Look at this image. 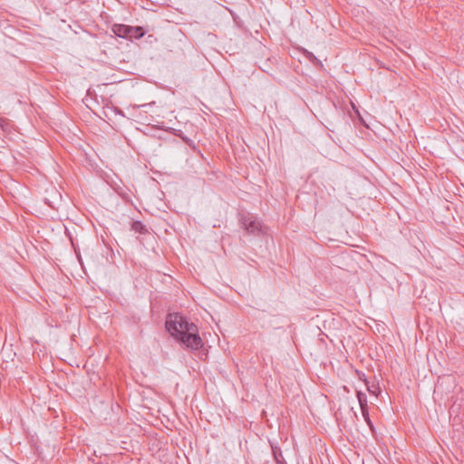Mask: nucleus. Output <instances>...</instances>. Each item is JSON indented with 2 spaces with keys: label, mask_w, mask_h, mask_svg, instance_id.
I'll use <instances>...</instances> for the list:
<instances>
[{
  "label": "nucleus",
  "mask_w": 464,
  "mask_h": 464,
  "mask_svg": "<svg viewBox=\"0 0 464 464\" xmlns=\"http://www.w3.org/2000/svg\"><path fill=\"white\" fill-rule=\"evenodd\" d=\"M112 32L117 36L126 39H140L146 34V30L141 26L117 24L112 26Z\"/></svg>",
  "instance_id": "f257e3e1"
},
{
  "label": "nucleus",
  "mask_w": 464,
  "mask_h": 464,
  "mask_svg": "<svg viewBox=\"0 0 464 464\" xmlns=\"http://www.w3.org/2000/svg\"><path fill=\"white\" fill-rule=\"evenodd\" d=\"M186 320L178 314H169L166 321V329L169 334L179 339L184 329H186Z\"/></svg>",
  "instance_id": "f03ea898"
},
{
  "label": "nucleus",
  "mask_w": 464,
  "mask_h": 464,
  "mask_svg": "<svg viewBox=\"0 0 464 464\" xmlns=\"http://www.w3.org/2000/svg\"><path fill=\"white\" fill-rule=\"evenodd\" d=\"M244 228L253 235H260L266 233V227H264L259 220L253 217H246L242 219Z\"/></svg>",
  "instance_id": "7ed1b4c3"
},
{
  "label": "nucleus",
  "mask_w": 464,
  "mask_h": 464,
  "mask_svg": "<svg viewBox=\"0 0 464 464\" xmlns=\"http://www.w3.org/2000/svg\"><path fill=\"white\" fill-rule=\"evenodd\" d=\"M187 347L198 350L202 346V340L197 333H183L179 338Z\"/></svg>",
  "instance_id": "20e7f679"
},
{
  "label": "nucleus",
  "mask_w": 464,
  "mask_h": 464,
  "mask_svg": "<svg viewBox=\"0 0 464 464\" xmlns=\"http://www.w3.org/2000/svg\"><path fill=\"white\" fill-rule=\"evenodd\" d=\"M356 396H357V399H358L361 410L362 409H367L368 405H367V396H366V394L364 392H359L358 391L356 392Z\"/></svg>",
  "instance_id": "39448f33"
},
{
  "label": "nucleus",
  "mask_w": 464,
  "mask_h": 464,
  "mask_svg": "<svg viewBox=\"0 0 464 464\" xmlns=\"http://www.w3.org/2000/svg\"><path fill=\"white\" fill-rule=\"evenodd\" d=\"M131 227L135 232H138L140 234H144L147 232L145 225H143L140 221H134L132 223Z\"/></svg>",
  "instance_id": "423d86ee"
},
{
  "label": "nucleus",
  "mask_w": 464,
  "mask_h": 464,
  "mask_svg": "<svg viewBox=\"0 0 464 464\" xmlns=\"http://www.w3.org/2000/svg\"><path fill=\"white\" fill-rule=\"evenodd\" d=\"M361 411H362V414L363 416L364 420L369 425V427L372 430L373 425H372V420H371L370 416H369L368 408L367 409H362Z\"/></svg>",
  "instance_id": "0eeeda50"
},
{
  "label": "nucleus",
  "mask_w": 464,
  "mask_h": 464,
  "mask_svg": "<svg viewBox=\"0 0 464 464\" xmlns=\"http://www.w3.org/2000/svg\"><path fill=\"white\" fill-rule=\"evenodd\" d=\"M186 329H184V331L182 332V334L184 333H196L198 328L197 326L194 324H189L186 321Z\"/></svg>",
  "instance_id": "6e6552de"
},
{
  "label": "nucleus",
  "mask_w": 464,
  "mask_h": 464,
  "mask_svg": "<svg viewBox=\"0 0 464 464\" xmlns=\"http://www.w3.org/2000/svg\"><path fill=\"white\" fill-rule=\"evenodd\" d=\"M273 452H274V456H275V459H276V462H277L278 464H281L282 459H283V457H282V453H281V451L279 450V451L277 452L275 449H273Z\"/></svg>",
  "instance_id": "1a4fd4ad"
},
{
  "label": "nucleus",
  "mask_w": 464,
  "mask_h": 464,
  "mask_svg": "<svg viewBox=\"0 0 464 464\" xmlns=\"http://www.w3.org/2000/svg\"><path fill=\"white\" fill-rule=\"evenodd\" d=\"M8 125H9L8 120L5 118L0 117V127L3 129V130H5Z\"/></svg>",
  "instance_id": "9d476101"
},
{
  "label": "nucleus",
  "mask_w": 464,
  "mask_h": 464,
  "mask_svg": "<svg viewBox=\"0 0 464 464\" xmlns=\"http://www.w3.org/2000/svg\"><path fill=\"white\" fill-rule=\"evenodd\" d=\"M368 391H369V392L375 394L374 386H372V388L368 387Z\"/></svg>",
  "instance_id": "9b49d317"
},
{
  "label": "nucleus",
  "mask_w": 464,
  "mask_h": 464,
  "mask_svg": "<svg viewBox=\"0 0 464 464\" xmlns=\"http://www.w3.org/2000/svg\"><path fill=\"white\" fill-rule=\"evenodd\" d=\"M368 391H369V392L375 394L374 386H372V388L368 387Z\"/></svg>",
  "instance_id": "f8f14e48"
}]
</instances>
